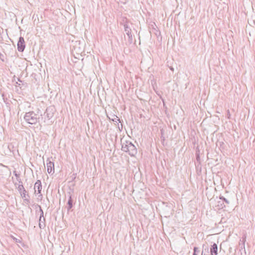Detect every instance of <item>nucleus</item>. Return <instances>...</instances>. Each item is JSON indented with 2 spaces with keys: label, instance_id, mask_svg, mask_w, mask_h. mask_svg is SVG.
<instances>
[{
  "label": "nucleus",
  "instance_id": "7ed1b4c3",
  "mask_svg": "<svg viewBox=\"0 0 255 255\" xmlns=\"http://www.w3.org/2000/svg\"><path fill=\"white\" fill-rule=\"evenodd\" d=\"M47 170L49 173H53L54 172V163L52 162H49L47 163Z\"/></svg>",
  "mask_w": 255,
  "mask_h": 255
},
{
  "label": "nucleus",
  "instance_id": "f03ea898",
  "mask_svg": "<svg viewBox=\"0 0 255 255\" xmlns=\"http://www.w3.org/2000/svg\"><path fill=\"white\" fill-rule=\"evenodd\" d=\"M18 50L19 51H23L25 48L24 40L22 37H20L17 43Z\"/></svg>",
  "mask_w": 255,
  "mask_h": 255
},
{
  "label": "nucleus",
  "instance_id": "f257e3e1",
  "mask_svg": "<svg viewBox=\"0 0 255 255\" xmlns=\"http://www.w3.org/2000/svg\"><path fill=\"white\" fill-rule=\"evenodd\" d=\"M25 120L30 124H34L37 121L36 115L33 113H28L25 116Z\"/></svg>",
  "mask_w": 255,
  "mask_h": 255
},
{
  "label": "nucleus",
  "instance_id": "39448f33",
  "mask_svg": "<svg viewBox=\"0 0 255 255\" xmlns=\"http://www.w3.org/2000/svg\"><path fill=\"white\" fill-rule=\"evenodd\" d=\"M34 189L35 192L36 191V190H37V192L38 194H40L41 193V191L42 189V185L40 180H37L35 182L34 184Z\"/></svg>",
  "mask_w": 255,
  "mask_h": 255
},
{
  "label": "nucleus",
  "instance_id": "423d86ee",
  "mask_svg": "<svg viewBox=\"0 0 255 255\" xmlns=\"http://www.w3.org/2000/svg\"><path fill=\"white\" fill-rule=\"evenodd\" d=\"M199 251L198 249L196 247H195L194 249V253L193 255H198Z\"/></svg>",
  "mask_w": 255,
  "mask_h": 255
},
{
  "label": "nucleus",
  "instance_id": "20e7f679",
  "mask_svg": "<svg viewBox=\"0 0 255 255\" xmlns=\"http://www.w3.org/2000/svg\"><path fill=\"white\" fill-rule=\"evenodd\" d=\"M211 255H217L218 254V247L217 245L214 243L211 246L210 248Z\"/></svg>",
  "mask_w": 255,
  "mask_h": 255
}]
</instances>
